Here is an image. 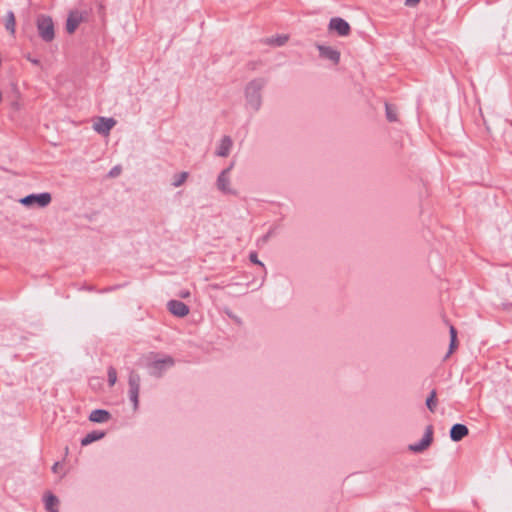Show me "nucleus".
Here are the masks:
<instances>
[{
  "mask_svg": "<svg viewBox=\"0 0 512 512\" xmlns=\"http://www.w3.org/2000/svg\"><path fill=\"white\" fill-rule=\"evenodd\" d=\"M167 308L171 314L177 317H185L189 313V307L178 300H170L167 303Z\"/></svg>",
  "mask_w": 512,
  "mask_h": 512,
  "instance_id": "obj_11",
  "label": "nucleus"
},
{
  "mask_svg": "<svg viewBox=\"0 0 512 512\" xmlns=\"http://www.w3.org/2000/svg\"><path fill=\"white\" fill-rule=\"evenodd\" d=\"M37 30L41 39L51 42L55 38L54 24L49 16L40 15L37 18Z\"/></svg>",
  "mask_w": 512,
  "mask_h": 512,
  "instance_id": "obj_2",
  "label": "nucleus"
},
{
  "mask_svg": "<svg viewBox=\"0 0 512 512\" xmlns=\"http://www.w3.org/2000/svg\"><path fill=\"white\" fill-rule=\"evenodd\" d=\"M189 296H190V292L189 291H182L180 293V297H182V298H187Z\"/></svg>",
  "mask_w": 512,
  "mask_h": 512,
  "instance_id": "obj_29",
  "label": "nucleus"
},
{
  "mask_svg": "<svg viewBox=\"0 0 512 512\" xmlns=\"http://www.w3.org/2000/svg\"><path fill=\"white\" fill-rule=\"evenodd\" d=\"M15 25H16V22H15V16H14V13L12 11H9L6 15V22H5V27L6 29L11 33V34H14L15 33Z\"/></svg>",
  "mask_w": 512,
  "mask_h": 512,
  "instance_id": "obj_20",
  "label": "nucleus"
},
{
  "mask_svg": "<svg viewBox=\"0 0 512 512\" xmlns=\"http://www.w3.org/2000/svg\"><path fill=\"white\" fill-rule=\"evenodd\" d=\"M217 188L224 194L237 195V191L231 187L228 170H222L216 181Z\"/></svg>",
  "mask_w": 512,
  "mask_h": 512,
  "instance_id": "obj_9",
  "label": "nucleus"
},
{
  "mask_svg": "<svg viewBox=\"0 0 512 512\" xmlns=\"http://www.w3.org/2000/svg\"><path fill=\"white\" fill-rule=\"evenodd\" d=\"M442 318H443V321L446 322V318H445L444 314L442 315Z\"/></svg>",
  "mask_w": 512,
  "mask_h": 512,
  "instance_id": "obj_35",
  "label": "nucleus"
},
{
  "mask_svg": "<svg viewBox=\"0 0 512 512\" xmlns=\"http://www.w3.org/2000/svg\"><path fill=\"white\" fill-rule=\"evenodd\" d=\"M266 79L255 78L247 83L244 89L246 107L253 112L260 110L262 106L261 91L266 85Z\"/></svg>",
  "mask_w": 512,
  "mask_h": 512,
  "instance_id": "obj_1",
  "label": "nucleus"
},
{
  "mask_svg": "<svg viewBox=\"0 0 512 512\" xmlns=\"http://www.w3.org/2000/svg\"><path fill=\"white\" fill-rule=\"evenodd\" d=\"M105 436L104 432L101 431H92L88 433L82 440L81 445L87 446L97 440L102 439Z\"/></svg>",
  "mask_w": 512,
  "mask_h": 512,
  "instance_id": "obj_17",
  "label": "nucleus"
},
{
  "mask_svg": "<svg viewBox=\"0 0 512 512\" xmlns=\"http://www.w3.org/2000/svg\"><path fill=\"white\" fill-rule=\"evenodd\" d=\"M249 259L252 263L259 265L264 268V264L258 259L256 252H251L249 255Z\"/></svg>",
  "mask_w": 512,
  "mask_h": 512,
  "instance_id": "obj_25",
  "label": "nucleus"
},
{
  "mask_svg": "<svg viewBox=\"0 0 512 512\" xmlns=\"http://www.w3.org/2000/svg\"><path fill=\"white\" fill-rule=\"evenodd\" d=\"M121 173V168L118 167V166H115L114 168H112L109 172V175L111 177H116L118 176L119 174Z\"/></svg>",
  "mask_w": 512,
  "mask_h": 512,
  "instance_id": "obj_27",
  "label": "nucleus"
},
{
  "mask_svg": "<svg viewBox=\"0 0 512 512\" xmlns=\"http://www.w3.org/2000/svg\"><path fill=\"white\" fill-rule=\"evenodd\" d=\"M233 166H234V163H231V164L229 165V167H227V168L225 169V170H228V175L230 174V171L232 170Z\"/></svg>",
  "mask_w": 512,
  "mask_h": 512,
  "instance_id": "obj_31",
  "label": "nucleus"
},
{
  "mask_svg": "<svg viewBox=\"0 0 512 512\" xmlns=\"http://www.w3.org/2000/svg\"><path fill=\"white\" fill-rule=\"evenodd\" d=\"M385 111H386V118L389 122H396L398 120L397 108L394 105L386 103Z\"/></svg>",
  "mask_w": 512,
  "mask_h": 512,
  "instance_id": "obj_18",
  "label": "nucleus"
},
{
  "mask_svg": "<svg viewBox=\"0 0 512 512\" xmlns=\"http://www.w3.org/2000/svg\"><path fill=\"white\" fill-rule=\"evenodd\" d=\"M420 0H405V5L408 7H415Z\"/></svg>",
  "mask_w": 512,
  "mask_h": 512,
  "instance_id": "obj_28",
  "label": "nucleus"
},
{
  "mask_svg": "<svg viewBox=\"0 0 512 512\" xmlns=\"http://www.w3.org/2000/svg\"><path fill=\"white\" fill-rule=\"evenodd\" d=\"M436 392L432 391L429 397L426 399V406L431 411L434 412L436 408Z\"/></svg>",
  "mask_w": 512,
  "mask_h": 512,
  "instance_id": "obj_23",
  "label": "nucleus"
},
{
  "mask_svg": "<svg viewBox=\"0 0 512 512\" xmlns=\"http://www.w3.org/2000/svg\"><path fill=\"white\" fill-rule=\"evenodd\" d=\"M44 504H45V509L47 510V512H58L57 506L59 504V500L52 493L48 492L45 494Z\"/></svg>",
  "mask_w": 512,
  "mask_h": 512,
  "instance_id": "obj_16",
  "label": "nucleus"
},
{
  "mask_svg": "<svg viewBox=\"0 0 512 512\" xmlns=\"http://www.w3.org/2000/svg\"><path fill=\"white\" fill-rule=\"evenodd\" d=\"M316 47L322 59L328 60L334 65L340 62V52L337 49L322 44H317Z\"/></svg>",
  "mask_w": 512,
  "mask_h": 512,
  "instance_id": "obj_8",
  "label": "nucleus"
},
{
  "mask_svg": "<svg viewBox=\"0 0 512 512\" xmlns=\"http://www.w3.org/2000/svg\"><path fill=\"white\" fill-rule=\"evenodd\" d=\"M457 332L454 327L450 326V354L457 348Z\"/></svg>",
  "mask_w": 512,
  "mask_h": 512,
  "instance_id": "obj_22",
  "label": "nucleus"
},
{
  "mask_svg": "<svg viewBox=\"0 0 512 512\" xmlns=\"http://www.w3.org/2000/svg\"><path fill=\"white\" fill-rule=\"evenodd\" d=\"M273 233H274V229H270V230L267 232V234H265L264 236H262V237L258 240V242H259V243H262V244L266 243V242L270 239V237L273 235Z\"/></svg>",
  "mask_w": 512,
  "mask_h": 512,
  "instance_id": "obj_26",
  "label": "nucleus"
},
{
  "mask_svg": "<svg viewBox=\"0 0 512 512\" xmlns=\"http://www.w3.org/2000/svg\"><path fill=\"white\" fill-rule=\"evenodd\" d=\"M31 62L34 63V64H38L37 60H31Z\"/></svg>",
  "mask_w": 512,
  "mask_h": 512,
  "instance_id": "obj_34",
  "label": "nucleus"
},
{
  "mask_svg": "<svg viewBox=\"0 0 512 512\" xmlns=\"http://www.w3.org/2000/svg\"><path fill=\"white\" fill-rule=\"evenodd\" d=\"M115 124L116 121L113 118L99 117L93 124V129L99 134L108 135Z\"/></svg>",
  "mask_w": 512,
  "mask_h": 512,
  "instance_id": "obj_10",
  "label": "nucleus"
},
{
  "mask_svg": "<svg viewBox=\"0 0 512 512\" xmlns=\"http://www.w3.org/2000/svg\"><path fill=\"white\" fill-rule=\"evenodd\" d=\"M432 436H433L432 426H427L422 439L419 442L410 444L408 446L409 451L414 452V453L423 452L430 446V444L432 442Z\"/></svg>",
  "mask_w": 512,
  "mask_h": 512,
  "instance_id": "obj_6",
  "label": "nucleus"
},
{
  "mask_svg": "<svg viewBox=\"0 0 512 512\" xmlns=\"http://www.w3.org/2000/svg\"><path fill=\"white\" fill-rule=\"evenodd\" d=\"M140 382V375L134 370H131L128 377L129 398L133 403L134 410H137L139 406Z\"/></svg>",
  "mask_w": 512,
  "mask_h": 512,
  "instance_id": "obj_4",
  "label": "nucleus"
},
{
  "mask_svg": "<svg viewBox=\"0 0 512 512\" xmlns=\"http://www.w3.org/2000/svg\"><path fill=\"white\" fill-rule=\"evenodd\" d=\"M60 466V463L59 462H56L53 466H52V471L57 473L58 472V468Z\"/></svg>",
  "mask_w": 512,
  "mask_h": 512,
  "instance_id": "obj_30",
  "label": "nucleus"
},
{
  "mask_svg": "<svg viewBox=\"0 0 512 512\" xmlns=\"http://www.w3.org/2000/svg\"><path fill=\"white\" fill-rule=\"evenodd\" d=\"M212 287L215 288V289H218L219 285L215 284V285H212Z\"/></svg>",
  "mask_w": 512,
  "mask_h": 512,
  "instance_id": "obj_33",
  "label": "nucleus"
},
{
  "mask_svg": "<svg viewBox=\"0 0 512 512\" xmlns=\"http://www.w3.org/2000/svg\"><path fill=\"white\" fill-rule=\"evenodd\" d=\"M81 22H82V15L78 11L71 12L66 21L67 32L69 34L74 33Z\"/></svg>",
  "mask_w": 512,
  "mask_h": 512,
  "instance_id": "obj_13",
  "label": "nucleus"
},
{
  "mask_svg": "<svg viewBox=\"0 0 512 512\" xmlns=\"http://www.w3.org/2000/svg\"><path fill=\"white\" fill-rule=\"evenodd\" d=\"M469 434L468 428L463 424H455L450 429V439L460 441Z\"/></svg>",
  "mask_w": 512,
  "mask_h": 512,
  "instance_id": "obj_14",
  "label": "nucleus"
},
{
  "mask_svg": "<svg viewBox=\"0 0 512 512\" xmlns=\"http://www.w3.org/2000/svg\"><path fill=\"white\" fill-rule=\"evenodd\" d=\"M288 41V36L286 35H280L276 37H270L267 39V44L273 45L276 47L283 46Z\"/></svg>",
  "mask_w": 512,
  "mask_h": 512,
  "instance_id": "obj_19",
  "label": "nucleus"
},
{
  "mask_svg": "<svg viewBox=\"0 0 512 512\" xmlns=\"http://www.w3.org/2000/svg\"><path fill=\"white\" fill-rule=\"evenodd\" d=\"M228 316L233 318V319H237L235 316H233L231 313H228Z\"/></svg>",
  "mask_w": 512,
  "mask_h": 512,
  "instance_id": "obj_32",
  "label": "nucleus"
},
{
  "mask_svg": "<svg viewBox=\"0 0 512 512\" xmlns=\"http://www.w3.org/2000/svg\"><path fill=\"white\" fill-rule=\"evenodd\" d=\"M108 382H109V385L110 386H114L115 383L117 382V372H116V369L114 367H109L108 368Z\"/></svg>",
  "mask_w": 512,
  "mask_h": 512,
  "instance_id": "obj_24",
  "label": "nucleus"
},
{
  "mask_svg": "<svg viewBox=\"0 0 512 512\" xmlns=\"http://www.w3.org/2000/svg\"><path fill=\"white\" fill-rule=\"evenodd\" d=\"M52 201V196L48 192L40 194H30L19 200V202L26 207L37 206L39 208L47 207Z\"/></svg>",
  "mask_w": 512,
  "mask_h": 512,
  "instance_id": "obj_3",
  "label": "nucleus"
},
{
  "mask_svg": "<svg viewBox=\"0 0 512 512\" xmlns=\"http://www.w3.org/2000/svg\"><path fill=\"white\" fill-rule=\"evenodd\" d=\"M233 146V141L230 136H224L221 138L220 143L217 147L215 154L219 157H227Z\"/></svg>",
  "mask_w": 512,
  "mask_h": 512,
  "instance_id": "obj_12",
  "label": "nucleus"
},
{
  "mask_svg": "<svg viewBox=\"0 0 512 512\" xmlns=\"http://www.w3.org/2000/svg\"><path fill=\"white\" fill-rule=\"evenodd\" d=\"M111 415L107 410L95 409L89 415V420L95 423H104L110 419Z\"/></svg>",
  "mask_w": 512,
  "mask_h": 512,
  "instance_id": "obj_15",
  "label": "nucleus"
},
{
  "mask_svg": "<svg viewBox=\"0 0 512 512\" xmlns=\"http://www.w3.org/2000/svg\"><path fill=\"white\" fill-rule=\"evenodd\" d=\"M174 365L172 357L167 356L163 359H157L151 362L149 365V373L154 377H161L162 374L170 367Z\"/></svg>",
  "mask_w": 512,
  "mask_h": 512,
  "instance_id": "obj_5",
  "label": "nucleus"
},
{
  "mask_svg": "<svg viewBox=\"0 0 512 512\" xmlns=\"http://www.w3.org/2000/svg\"><path fill=\"white\" fill-rule=\"evenodd\" d=\"M187 178H188V173L187 172L178 173V174L173 176L172 185L174 187H180L181 185H183L185 183Z\"/></svg>",
  "mask_w": 512,
  "mask_h": 512,
  "instance_id": "obj_21",
  "label": "nucleus"
},
{
  "mask_svg": "<svg viewBox=\"0 0 512 512\" xmlns=\"http://www.w3.org/2000/svg\"><path fill=\"white\" fill-rule=\"evenodd\" d=\"M328 28L330 31H335L339 36H348L351 32L349 23L340 17L330 19Z\"/></svg>",
  "mask_w": 512,
  "mask_h": 512,
  "instance_id": "obj_7",
  "label": "nucleus"
}]
</instances>
